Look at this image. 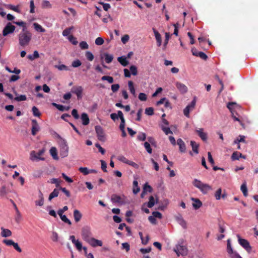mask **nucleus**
<instances>
[{"instance_id": "f257e3e1", "label": "nucleus", "mask_w": 258, "mask_h": 258, "mask_svg": "<svg viewBox=\"0 0 258 258\" xmlns=\"http://www.w3.org/2000/svg\"><path fill=\"white\" fill-rule=\"evenodd\" d=\"M32 33L28 30H22L18 35L19 44L25 46L29 44L32 39Z\"/></svg>"}, {"instance_id": "f03ea898", "label": "nucleus", "mask_w": 258, "mask_h": 258, "mask_svg": "<svg viewBox=\"0 0 258 258\" xmlns=\"http://www.w3.org/2000/svg\"><path fill=\"white\" fill-rule=\"evenodd\" d=\"M173 251L178 256L180 255L186 256L188 254V249L183 239H180L173 248Z\"/></svg>"}, {"instance_id": "7ed1b4c3", "label": "nucleus", "mask_w": 258, "mask_h": 258, "mask_svg": "<svg viewBox=\"0 0 258 258\" xmlns=\"http://www.w3.org/2000/svg\"><path fill=\"white\" fill-rule=\"evenodd\" d=\"M194 186L198 188L203 194H207L212 189L211 186L207 183H203L201 180L195 179L192 181Z\"/></svg>"}, {"instance_id": "20e7f679", "label": "nucleus", "mask_w": 258, "mask_h": 258, "mask_svg": "<svg viewBox=\"0 0 258 258\" xmlns=\"http://www.w3.org/2000/svg\"><path fill=\"white\" fill-rule=\"evenodd\" d=\"M237 237L239 244L244 248L248 253H250L252 247L250 245L248 240L241 238L239 235H237Z\"/></svg>"}, {"instance_id": "39448f33", "label": "nucleus", "mask_w": 258, "mask_h": 258, "mask_svg": "<svg viewBox=\"0 0 258 258\" xmlns=\"http://www.w3.org/2000/svg\"><path fill=\"white\" fill-rule=\"evenodd\" d=\"M16 27L9 22L7 24L3 30V35L6 36L10 34H12L15 31Z\"/></svg>"}, {"instance_id": "423d86ee", "label": "nucleus", "mask_w": 258, "mask_h": 258, "mask_svg": "<svg viewBox=\"0 0 258 258\" xmlns=\"http://www.w3.org/2000/svg\"><path fill=\"white\" fill-rule=\"evenodd\" d=\"M44 152V150L42 149L40 150L37 153L35 151H32L30 153V159L31 160H44V158L41 157Z\"/></svg>"}, {"instance_id": "0eeeda50", "label": "nucleus", "mask_w": 258, "mask_h": 258, "mask_svg": "<svg viewBox=\"0 0 258 258\" xmlns=\"http://www.w3.org/2000/svg\"><path fill=\"white\" fill-rule=\"evenodd\" d=\"M81 234L83 239L87 242L91 237L90 229L88 227H84L82 229Z\"/></svg>"}, {"instance_id": "6e6552de", "label": "nucleus", "mask_w": 258, "mask_h": 258, "mask_svg": "<svg viewBox=\"0 0 258 258\" xmlns=\"http://www.w3.org/2000/svg\"><path fill=\"white\" fill-rule=\"evenodd\" d=\"M98 139L102 142L105 141L104 133L102 127L100 125H96L95 127Z\"/></svg>"}, {"instance_id": "1a4fd4ad", "label": "nucleus", "mask_w": 258, "mask_h": 258, "mask_svg": "<svg viewBox=\"0 0 258 258\" xmlns=\"http://www.w3.org/2000/svg\"><path fill=\"white\" fill-rule=\"evenodd\" d=\"M196 103V99L194 98V99L190 102V103L187 105V106L184 109L183 114L185 116L189 117L190 111L195 108Z\"/></svg>"}, {"instance_id": "9d476101", "label": "nucleus", "mask_w": 258, "mask_h": 258, "mask_svg": "<svg viewBox=\"0 0 258 258\" xmlns=\"http://www.w3.org/2000/svg\"><path fill=\"white\" fill-rule=\"evenodd\" d=\"M191 52L194 55L199 56L204 60H206L208 58L207 55L204 52L198 51L195 48L191 49Z\"/></svg>"}, {"instance_id": "9b49d317", "label": "nucleus", "mask_w": 258, "mask_h": 258, "mask_svg": "<svg viewBox=\"0 0 258 258\" xmlns=\"http://www.w3.org/2000/svg\"><path fill=\"white\" fill-rule=\"evenodd\" d=\"M111 201L113 203L123 204L124 203L123 199L120 196L113 194L111 196Z\"/></svg>"}, {"instance_id": "f8f14e48", "label": "nucleus", "mask_w": 258, "mask_h": 258, "mask_svg": "<svg viewBox=\"0 0 258 258\" xmlns=\"http://www.w3.org/2000/svg\"><path fill=\"white\" fill-rule=\"evenodd\" d=\"M32 134L33 136H35L37 132L40 130L39 125L35 119L32 120Z\"/></svg>"}, {"instance_id": "ddd939ff", "label": "nucleus", "mask_w": 258, "mask_h": 258, "mask_svg": "<svg viewBox=\"0 0 258 258\" xmlns=\"http://www.w3.org/2000/svg\"><path fill=\"white\" fill-rule=\"evenodd\" d=\"M87 242L89 243L93 247H96L97 246H101L102 242L101 240L96 239L94 238L91 237Z\"/></svg>"}, {"instance_id": "4468645a", "label": "nucleus", "mask_w": 258, "mask_h": 258, "mask_svg": "<svg viewBox=\"0 0 258 258\" xmlns=\"http://www.w3.org/2000/svg\"><path fill=\"white\" fill-rule=\"evenodd\" d=\"M83 88L81 86L74 87L72 89V92L76 94L78 99H80L82 97Z\"/></svg>"}, {"instance_id": "2eb2a0df", "label": "nucleus", "mask_w": 258, "mask_h": 258, "mask_svg": "<svg viewBox=\"0 0 258 258\" xmlns=\"http://www.w3.org/2000/svg\"><path fill=\"white\" fill-rule=\"evenodd\" d=\"M176 87L178 89V90L180 91V92L182 94H184L187 92V87L183 84L180 82H176Z\"/></svg>"}, {"instance_id": "dca6fc26", "label": "nucleus", "mask_w": 258, "mask_h": 258, "mask_svg": "<svg viewBox=\"0 0 258 258\" xmlns=\"http://www.w3.org/2000/svg\"><path fill=\"white\" fill-rule=\"evenodd\" d=\"M191 200L194 202L192 205L194 209L198 210L202 206V203L199 199L192 198Z\"/></svg>"}, {"instance_id": "f3484780", "label": "nucleus", "mask_w": 258, "mask_h": 258, "mask_svg": "<svg viewBox=\"0 0 258 258\" xmlns=\"http://www.w3.org/2000/svg\"><path fill=\"white\" fill-rule=\"evenodd\" d=\"M175 219L177 222L183 228L186 229L187 228V224L186 221L183 219L181 215H178L176 216Z\"/></svg>"}, {"instance_id": "a211bd4d", "label": "nucleus", "mask_w": 258, "mask_h": 258, "mask_svg": "<svg viewBox=\"0 0 258 258\" xmlns=\"http://www.w3.org/2000/svg\"><path fill=\"white\" fill-rule=\"evenodd\" d=\"M177 144L179 146V151L181 153H184L186 151V146L184 142L181 139H178Z\"/></svg>"}, {"instance_id": "6ab92c4d", "label": "nucleus", "mask_w": 258, "mask_h": 258, "mask_svg": "<svg viewBox=\"0 0 258 258\" xmlns=\"http://www.w3.org/2000/svg\"><path fill=\"white\" fill-rule=\"evenodd\" d=\"M154 33L157 41L158 46H160L162 43V37L160 34L155 28H153Z\"/></svg>"}, {"instance_id": "aec40b11", "label": "nucleus", "mask_w": 258, "mask_h": 258, "mask_svg": "<svg viewBox=\"0 0 258 258\" xmlns=\"http://www.w3.org/2000/svg\"><path fill=\"white\" fill-rule=\"evenodd\" d=\"M196 132L197 133L198 136L201 138V139L205 141L207 139V135L206 133L203 132V128H199V130H196Z\"/></svg>"}, {"instance_id": "412c9836", "label": "nucleus", "mask_w": 258, "mask_h": 258, "mask_svg": "<svg viewBox=\"0 0 258 258\" xmlns=\"http://www.w3.org/2000/svg\"><path fill=\"white\" fill-rule=\"evenodd\" d=\"M81 119L84 125H87L89 123V118L86 113H83L81 114Z\"/></svg>"}, {"instance_id": "4be33fe9", "label": "nucleus", "mask_w": 258, "mask_h": 258, "mask_svg": "<svg viewBox=\"0 0 258 258\" xmlns=\"http://www.w3.org/2000/svg\"><path fill=\"white\" fill-rule=\"evenodd\" d=\"M74 217L75 222H78L81 220L82 217V214L78 210L76 209L74 211Z\"/></svg>"}, {"instance_id": "5701e85b", "label": "nucleus", "mask_w": 258, "mask_h": 258, "mask_svg": "<svg viewBox=\"0 0 258 258\" xmlns=\"http://www.w3.org/2000/svg\"><path fill=\"white\" fill-rule=\"evenodd\" d=\"M39 200L35 201V205L36 206H42L44 204V198L42 192L39 190Z\"/></svg>"}, {"instance_id": "b1692460", "label": "nucleus", "mask_w": 258, "mask_h": 258, "mask_svg": "<svg viewBox=\"0 0 258 258\" xmlns=\"http://www.w3.org/2000/svg\"><path fill=\"white\" fill-rule=\"evenodd\" d=\"M101 57H104L105 62L107 63H110L113 59V55L108 54L107 53H104L103 54V56H101Z\"/></svg>"}, {"instance_id": "393cba45", "label": "nucleus", "mask_w": 258, "mask_h": 258, "mask_svg": "<svg viewBox=\"0 0 258 258\" xmlns=\"http://www.w3.org/2000/svg\"><path fill=\"white\" fill-rule=\"evenodd\" d=\"M1 229H2L1 235L3 237H7L11 236L12 235V232L9 229H5L3 227L1 228Z\"/></svg>"}, {"instance_id": "a878e982", "label": "nucleus", "mask_w": 258, "mask_h": 258, "mask_svg": "<svg viewBox=\"0 0 258 258\" xmlns=\"http://www.w3.org/2000/svg\"><path fill=\"white\" fill-rule=\"evenodd\" d=\"M117 60L123 67H126L128 64V61L126 60V58L124 56L118 57Z\"/></svg>"}, {"instance_id": "bb28decb", "label": "nucleus", "mask_w": 258, "mask_h": 258, "mask_svg": "<svg viewBox=\"0 0 258 258\" xmlns=\"http://www.w3.org/2000/svg\"><path fill=\"white\" fill-rule=\"evenodd\" d=\"M190 145L192 147V150L196 154L199 153V144H197L195 141H191Z\"/></svg>"}, {"instance_id": "cd10ccee", "label": "nucleus", "mask_w": 258, "mask_h": 258, "mask_svg": "<svg viewBox=\"0 0 258 258\" xmlns=\"http://www.w3.org/2000/svg\"><path fill=\"white\" fill-rule=\"evenodd\" d=\"M140 190V188L138 186V182L137 180H134L133 181V191L134 194H138Z\"/></svg>"}, {"instance_id": "c85d7f7f", "label": "nucleus", "mask_w": 258, "mask_h": 258, "mask_svg": "<svg viewBox=\"0 0 258 258\" xmlns=\"http://www.w3.org/2000/svg\"><path fill=\"white\" fill-rule=\"evenodd\" d=\"M59 194V190L55 188L53 191L49 195L48 197V200L51 201L54 198L58 197Z\"/></svg>"}, {"instance_id": "c756f323", "label": "nucleus", "mask_w": 258, "mask_h": 258, "mask_svg": "<svg viewBox=\"0 0 258 258\" xmlns=\"http://www.w3.org/2000/svg\"><path fill=\"white\" fill-rule=\"evenodd\" d=\"M50 153L54 159L57 160L58 159L57 150L55 147H52L50 149Z\"/></svg>"}, {"instance_id": "7c9ffc66", "label": "nucleus", "mask_w": 258, "mask_h": 258, "mask_svg": "<svg viewBox=\"0 0 258 258\" xmlns=\"http://www.w3.org/2000/svg\"><path fill=\"white\" fill-rule=\"evenodd\" d=\"M79 171L84 175H87L90 173V172H92L93 170H89L87 167H81L79 168Z\"/></svg>"}, {"instance_id": "2f4dec72", "label": "nucleus", "mask_w": 258, "mask_h": 258, "mask_svg": "<svg viewBox=\"0 0 258 258\" xmlns=\"http://www.w3.org/2000/svg\"><path fill=\"white\" fill-rule=\"evenodd\" d=\"M245 136L242 135H239L238 137L234 141V144H238L240 142L245 143Z\"/></svg>"}, {"instance_id": "473e14b6", "label": "nucleus", "mask_w": 258, "mask_h": 258, "mask_svg": "<svg viewBox=\"0 0 258 258\" xmlns=\"http://www.w3.org/2000/svg\"><path fill=\"white\" fill-rule=\"evenodd\" d=\"M240 189L241 190V191L242 192L243 195L244 197H246L247 196V186H246V182H244L241 185V187H240Z\"/></svg>"}, {"instance_id": "72a5a7b5", "label": "nucleus", "mask_w": 258, "mask_h": 258, "mask_svg": "<svg viewBox=\"0 0 258 258\" xmlns=\"http://www.w3.org/2000/svg\"><path fill=\"white\" fill-rule=\"evenodd\" d=\"M60 154L63 157H66L68 156V148L67 146H64L61 148L60 152Z\"/></svg>"}, {"instance_id": "f704fd0d", "label": "nucleus", "mask_w": 258, "mask_h": 258, "mask_svg": "<svg viewBox=\"0 0 258 258\" xmlns=\"http://www.w3.org/2000/svg\"><path fill=\"white\" fill-rule=\"evenodd\" d=\"M27 57L29 59L32 60L36 58H38L39 57V54L38 52L37 51L35 50L34 51V53L33 54L28 55Z\"/></svg>"}, {"instance_id": "c9c22d12", "label": "nucleus", "mask_w": 258, "mask_h": 258, "mask_svg": "<svg viewBox=\"0 0 258 258\" xmlns=\"http://www.w3.org/2000/svg\"><path fill=\"white\" fill-rule=\"evenodd\" d=\"M5 7L6 8H7L10 9V10H13V11H14L16 12H17V13H20V11L18 9V6H13L12 5H5Z\"/></svg>"}, {"instance_id": "e433bc0d", "label": "nucleus", "mask_w": 258, "mask_h": 258, "mask_svg": "<svg viewBox=\"0 0 258 258\" xmlns=\"http://www.w3.org/2000/svg\"><path fill=\"white\" fill-rule=\"evenodd\" d=\"M33 25H34L35 29L36 31H39L40 32H45V29L44 28H43L42 27V26L38 24V23H34Z\"/></svg>"}, {"instance_id": "4c0bfd02", "label": "nucleus", "mask_w": 258, "mask_h": 258, "mask_svg": "<svg viewBox=\"0 0 258 258\" xmlns=\"http://www.w3.org/2000/svg\"><path fill=\"white\" fill-rule=\"evenodd\" d=\"M155 203V202L154 198L153 196H150L149 198V201L147 203L148 207L150 208L153 207L154 206Z\"/></svg>"}, {"instance_id": "58836bf2", "label": "nucleus", "mask_w": 258, "mask_h": 258, "mask_svg": "<svg viewBox=\"0 0 258 258\" xmlns=\"http://www.w3.org/2000/svg\"><path fill=\"white\" fill-rule=\"evenodd\" d=\"M170 35L169 33L166 32L165 33V39L164 40V45H163V49L165 50L166 49V46L168 43V41L169 40Z\"/></svg>"}, {"instance_id": "ea45409f", "label": "nucleus", "mask_w": 258, "mask_h": 258, "mask_svg": "<svg viewBox=\"0 0 258 258\" xmlns=\"http://www.w3.org/2000/svg\"><path fill=\"white\" fill-rule=\"evenodd\" d=\"M128 87L131 93L135 95V89L134 87L133 82L131 81H128Z\"/></svg>"}, {"instance_id": "a19ab883", "label": "nucleus", "mask_w": 258, "mask_h": 258, "mask_svg": "<svg viewBox=\"0 0 258 258\" xmlns=\"http://www.w3.org/2000/svg\"><path fill=\"white\" fill-rule=\"evenodd\" d=\"M144 147L145 148L147 152L151 154L152 153V149L151 147L150 144L149 143L146 142L144 143Z\"/></svg>"}, {"instance_id": "79ce46f5", "label": "nucleus", "mask_w": 258, "mask_h": 258, "mask_svg": "<svg viewBox=\"0 0 258 258\" xmlns=\"http://www.w3.org/2000/svg\"><path fill=\"white\" fill-rule=\"evenodd\" d=\"M85 56L89 61H92L94 59V55L90 51H86L85 52Z\"/></svg>"}, {"instance_id": "37998d69", "label": "nucleus", "mask_w": 258, "mask_h": 258, "mask_svg": "<svg viewBox=\"0 0 258 258\" xmlns=\"http://www.w3.org/2000/svg\"><path fill=\"white\" fill-rule=\"evenodd\" d=\"M236 106H237L236 103L232 102H229L227 104V107L229 109L231 112H232L233 109Z\"/></svg>"}, {"instance_id": "c03bdc74", "label": "nucleus", "mask_w": 258, "mask_h": 258, "mask_svg": "<svg viewBox=\"0 0 258 258\" xmlns=\"http://www.w3.org/2000/svg\"><path fill=\"white\" fill-rule=\"evenodd\" d=\"M52 106H53L54 107H55L57 109H58L60 111H63L66 109V107H64V106H63L62 105L58 104H56V103H52Z\"/></svg>"}, {"instance_id": "a18cd8bd", "label": "nucleus", "mask_w": 258, "mask_h": 258, "mask_svg": "<svg viewBox=\"0 0 258 258\" xmlns=\"http://www.w3.org/2000/svg\"><path fill=\"white\" fill-rule=\"evenodd\" d=\"M33 114L35 116L39 117L41 115V113L39 111L38 109L36 106L32 107Z\"/></svg>"}, {"instance_id": "49530a36", "label": "nucleus", "mask_w": 258, "mask_h": 258, "mask_svg": "<svg viewBox=\"0 0 258 258\" xmlns=\"http://www.w3.org/2000/svg\"><path fill=\"white\" fill-rule=\"evenodd\" d=\"M102 81H107L109 83H112L113 82V78L112 77L108 76H104L101 78Z\"/></svg>"}, {"instance_id": "de8ad7c7", "label": "nucleus", "mask_w": 258, "mask_h": 258, "mask_svg": "<svg viewBox=\"0 0 258 258\" xmlns=\"http://www.w3.org/2000/svg\"><path fill=\"white\" fill-rule=\"evenodd\" d=\"M222 194V189L221 188H218L215 194V197L217 200H219L221 199V196Z\"/></svg>"}, {"instance_id": "09e8293b", "label": "nucleus", "mask_w": 258, "mask_h": 258, "mask_svg": "<svg viewBox=\"0 0 258 258\" xmlns=\"http://www.w3.org/2000/svg\"><path fill=\"white\" fill-rule=\"evenodd\" d=\"M162 130L164 132V133L167 135L168 134H172L173 133L171 131L169 127H165L164 126H161Z\"/></svg>"}, {"instance_id": "8fccbe9b", "label": "nucleus", "mask_w": 258, "mask_h": 258, "mask_svg": "<svg viewBox=\"0 0 258 258\" xmlns=\"http://www.w3.org/2000/svg\"><path fill=\"white\" fill-rule=\"evenodd\" d=\"M14 99L17 101H22L26 100L27 97L25 95H21L19 96L15 97Z\"/></svg>"}, {"instance_id": "3c124183", "label": "nucleus", "mask_w": 258, "mask_h": 258, "mask_svg": "<svg viewBox=\"0 0 258 258\" xmlns=\"http://www.w3.org/2000/svg\"><path fill=\"white\" fill-rule=\"evenodd\" d=\"M137 139L138 140L141 141H144L146 139V135L144 133H141V134H139Z\"/></svg>"}, {"instance_id": "603ef678", "label": "nucleus", "mask_w": 258, "mask_h": 258, "mask_svg": "<svg viewBox=\"0 0 258 258\" xmlns=\"http://www.w3.org/2000/svg\"><path fill=\"white\" fill-rule=\"evenodd\" d=\"M131 73L134 76H136L138 74L137 68L135 66H131L130 68Z\"/></svg>"}, {"instance_id": "864d4df0", "label": "nucleus", "mask_w": 258, "mask_h": 258, "mask_svg": "<svg viewBox=\"0 0 258 258\" xmlns=\"http://www.w3.org/2000/svg\"><path fill=\"white\" fill-rule=\"evenodd\" d=\"M118 115L119 118L121 120L120 123L125 125V119L124 118L123 115V113L121 111H120V110L118 111Z\"/></svg>"}, {"instance_id": "5fc2aeb1", "label": "nucleus", "mask_w": 258, "mask_h": 258, "mask_svg": "<svg viewBox=\"0 0 258 258\" xmlns=\"http://www.w3.org/2000/svg\"><path fill=\"white\" fill-rule=\"evenodd\" d=\"M143 189L144 190L149 192H152L153 190L152 187L147 182L144 184Z\"/></svg>"}, {"instance_id": "6e6d98bb", "label": "nucleus", "mask_w": 258, "mask_h": 258, "mask_svg": "<svg viewBox=\"0 0 258 258\" xmlns=\"http://www.w3.org/2000/svg\"><path fill=\"white\" fill-rule=\"evenodd\" d=\"M139 99L142 101H145L147 99V95L144 93H140L139 95Z\"/></svg>"}, {"instance_id": "4d7b16f0", "label": "nucleus", "mask_w": 258, "mask_h": 258, "mask_svg": "<svg viewBox=\"0 0 258 258\" xmlns=\"http://www.w3.org/2000/svg\"><path fill=\"white\" fill-rule=\"evenodd\" d=\"M61 220L66 223L68 224L69 225L72 224L71 221L67 217L66 215H63L60 217Z\"/></svg>"}, {"instance_id": "13d9d810", "label": "nucleus", "mask_w": 258, "mask_h": 258, "mask_svg": "<svg viewBox=\"0 0 258 258\" xmlns=\"http://www.w3.org/2000/svg\"><path fill=\"white\" fill-rule=\"evenodd\" d=\"M148 142L149 143V144H151L152 146H156V142L155 140V139L152 137H149L147 138Z\"/></svg>"}, {"instance_id": "bf43d9fd", "label": "nucleus", "mask_w": 258, "mask_h": 258, "mask_svg": "<svg viewBox=\"0 0 258 258\" xmlns=\"http://www.w3.org/2000/svg\"><path fill=\"white\" fill-rule=\"evenodd\" d=\"M51 183L55 184L56 187H57V188L60 187L59 186H60V181L58 179L52 178L51 179Z\"/></svg>"}, {"instance_id": "052dcab7", "label": "nucleus", "mask_w": 258, "mask_h": 258, "mask_svg": "<svg viewBox=\"0 0 258 258\" xmlns=\"http://www.w3.org/2000/svg\"><path fill=\"white\" fill-rule=\"evenodd\" d=\"M73 27L65 29L62 32V35L64 36H67L71 33V31L73 29Z\"/></svg>"}, {"instance_id": "680f3d73", "label": "nucleus", "mask_w": 258, "mask_h": 258, "mask_svg": "<svg viewBox=\"0 0 258 258\" xmlns=\"http://www.w3.org/2000/svg\"><path fill=\"white\" fill-rule=\"evenodd\" d=\"M69 40L74 45H77L78 43L77 39L73 35H71L69 37Z\"/></svg>"}, {"instance_id": "e2e57ef3", "label": "nucleus", "mask_w": 258, "mask_h": 258, "mask_svg": "<svg viewBox=\"0 0 258 258\" xmlns=\"http://www.w3.org/2000/svg\"><path fill=\"white\" fill-rule=\"evenodd\" d=\"M79 45H80V47L82 49H87L89 47L88 44L87 43V42L86 41H81Z\"/></svg>"}, {"instance_id": "0e129e2a", "label": "nucleus", "mask_w": 258, "mask_h": 258, "mask_svg": "<svg viewBox=\"0 0 258 258\" xmlns=\"http://www.w3.org/2000/svg\"><path fill=\"white\" fill-rule=\"evenodd\" d=\"M145 113L148 115H152L154 114V109L152 107H148L145 109Z\"/></svg>"}, {"instance_id": "69168bd1", "label": "nucleus", "mask_w": 258, "mask_h": 258, "mask_svg": "<svg viewBox=\"0 0 258 258\" xmlns=\"http://www.w3.org/2000/svg\"><path fill=\"white\" fill-rule=\"evenodd\" d=\"M95 44L97 45H101L103 44L104 40L102 37H98L95 39Z\"/></svg>"}, {"instance_id": "338daca9", "label": "nucleus", "mask_w": 258, "mask_h": 258, "mask_svg": "<svg viewBox=\"0 0 258 258\" xmlns=\"http://www.w3.org/2000/svg\"><path fill=\"white\" fill-rule=\"evenodd\" d=\"M239 158V153L234 152L231 155V159L232 160H238Z\"/></svg>"}, {"instance_id": "774afa93", "label": "nucleus", "mask_w": 258, "mask_h": 258, "mask_svg": "<svg viewBox=\"0 0 258 258\" xmlns=\"http://www.w3.org/2000/svg\"><path fill=\"white\" fill-rule=\"evenodd\" d=\"M117 159L119 161H120L124 163H125L126 164L128 161V160L122 155L118 156Z\"/></svg>"}]
</instances>
